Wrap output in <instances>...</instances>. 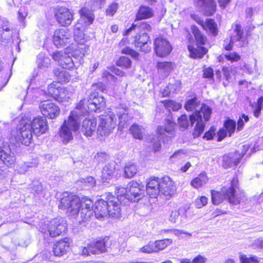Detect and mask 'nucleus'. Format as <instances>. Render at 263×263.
<instances>
[{
  "mask_svg": "<svg viewBox=\"0 0 263 263\" xmlns=\"http://www.w3.org/2000/svg\"><path fill=\"white\" fill-rule=\"evenodd\" d=\"M93 202L88 198H84L81 199L77 196L65 192L63 194L62 197L59 205L61 210H66L67 213L72 216H75L80 212L82 220H88L92 215Z\"/></svg>",
  "mask_w": 263,
  "mask_h": 263,
  "instance_id": "1",
  "label": "nucleus"
},
{
  "mask_svg": "<svg viewBox=\"0 0 263 263\" xmlns=\"http://www.w3.org/2000/svg\"><path fill=\"white\" fill-rule=\"evenodd\" d=\"M130 133L135 139H142L145 134V129L141 126L133 124L129 129Z\"/></svg>",
  "mask_w": 263,
  "mask_h": 263,
  "instance_id": "41",
  "label": "nucleus"
},
{
  "mask_svg": "<svg viewBox=\"0 0 263 263\" xmlns=\"http://www.w3.org/2000/svg\"><path fill=\"white\" fill-rule=\"evenodd\" d=\"M66 230V223L62 218H54L45 224L42 232L45 234L54 237L59 236Z\"/></svg>",
  "mask_w": 263,
  "mask_h": 263,
  "instance_id": "8",
  "label": "nucleus"
},
{
  "mask_svg": "<svg viewBox=\"0 0 263 263\" xmlns=\"http://www.w3.org/2000/svg\"><path fill=\"white\" fill-rule=\"evenodd\" d=\"M143 190L140 189L139 184L133 182L128 186L127 199L132 202L138 201L141 198L143 195Z\"/></svg>",
  "mask_w": 263,
  "mask_h": 263,
  "instance_id": "27",
  "label": "nucleus"
},
{
  "mask_svg": "<svg viewBox=\"0 0 263 263\" xmlns=\"http://www.w3.org/2000/svg\"><path fill=\"white\" fill-rule=\"evenodd\" d=\"M97 125L95 119H85L83 121L82 132L87 137L91 136L94 133Z\"/></svg>",
  "mask_w": 263,
  "mask_h": 263,
  "instance_id": "33",
  "label": "nucleus"
},
{
  "mask_svg": "<svg viewBox=\"0 0 263 263\" xmlns=\"http://www.w3.org/2000/svg\"><path fill=\"white\" fill-rule=\"evenodd\" d=\"M176 192L173 182L168 176L164 177L160 181V196L166 200L172 198Z\"/></svg>",
  "mask_w": 263,
  "mask_h": 263,
  "instance_id": "16",
  "label": "nucleus"
},
{
  "mask_svg": "<svg viewBox=\"0 0 263 263\" xmlns=\"http://www.w3.org/2000/svg\"><path fill=\"white\" fill-rule=\"evenodd\" d=\"M152 143H153V148L154 151H158L160 149L161 144L158 137H153L152 139Z\"/></svg>",
  "mask_w": 263,
  "mask_h": 263,
  "instance_id": "63",
  "label": "nucleus"
},
{
  "mask_svg": "<svg viewBox=\"0 0 263 263\" xmlns=\"http://www.w3.org/2000/svg\"><path fill=\"white\" fill-rule=\"evenodd\" d=\"M226 58L232 62H237L240 59V56L236 52H233L225 55Z\"/></svg>",
  "mask_w": 263,
  "mask_h": 263,
  "instance_id": "62",
  "label": "nucleus"
},
{
  "mask_svg": "<svg viewBox=\"0 0 263 263\" xmlns=\"http://www.w3.org/2000/svg\"><path fill=\"white\" fill-rule=\"evenodd\" d=\"M208 200L205 196L200 197L195 200V205L197 208H201L207 204Z\"/></svg>",
  "mask_w": 263,
  "mask_h": 263,
  "instance_id": "58",
  "label": "nucleus"
},
{
  "mask_svg": "<svg viewBox=\"0 0 263 263\" xmlns=\"http://www.w3.org/2000/svg\"><path fill=\"white\" fill-rule=\"evenodd\" d=\"M116 125L117 120L114 112L109 111L106 115H102L99 117L97 134L101 136H108L112 132Z\"/></svg>",
  "mask_w": 263,
  "mask_h": 263,
  "instance_id": "6",
  "label": "nucleus"
},
{
  "mask_svg": "<svg viewBox=\"0 0 263 263\" xmlns=\"http://www.w3.org/2000/svg\"><path fill=\"white\" fill-rule=\"evenodd\" d=\"M86 27H84L80 24H76L74 29V39L79 44L78 48L74 51L73 56L82 58L89 50V45L86 44L88 39L84 33Z\"/></svg>",
  "mask_w": 263,
  "mask_h": 263,
  "instance_id": "5",
  "label": "nucleus"
},
{
  "mask_svg": "<svg viewBox=\"0 0 263 263\" xmlns=\"http://www.w3.org/2000/svg\"><path fill=\"white\" fill-rule=\"evenodd\" d=\"M247 43V36L244 33L242 27L240 25L237 24L235 26L233 34L231 37L230 43L226 46L225 49L227 50H230L234 44H235L238 47H242L246 46Z\"/></svg>",
  "mask_w": 263,
  "mask_h": 263,
  "instance_id": "10",
  "label": "nucleus"
},
{
  "mask_svg": "<svg viewBox=\"0 0 263 263\" xmlns=\"http://www.w3.org/2000/svg\"><path fill=\"white\" fill-rule=\"evenodd\" d=\"M71 35L65 29H59L54 32L53 35V44L57 47L65 46L70 41Z\"/></svg>",
  "mask_w": 263,
  "mask_h": 263,
  "instance_id": "21",
  "label": "nucleus"
},
{
  "mask_svg": "<svg viewBox=\"0 0 263 263\" xmlns=\"http://www.w3.org/2000/svg\"><path fill=\"white\" fill-rule=\"evenodd\" d=\"M85 99L81 100L77 104L75 109L71 111L69 115L72 116V118L78 119V122L80 121V117L87 111V109L85 106Z\"/></svg>",
  "mask_w": 263,
  "mask_h": 263,
  "instance_id": "36",
  "label": "nucleus"
},
{
  "mask_svg": "<svg viewBox=\"0 0 263 263\" xmlns=\"http://www.w3.org/2000/svg\"><path fill=\"white\" fill-rule=\"evenodd\" d=\"M36 63L40 69H45L49 66L50 59L48 57H46L43 53H40L37 56Z\"/></svg>",
  "mask_w": 263,
  "mask_h": 263,
  "instance_id": "43",
  "label": "nucleus"
},
{
  "mask_svg": "<svg viewBox=\"0 0 263 263\" xmlns=\"http://www.w3.org/2000/svg\"><path fill=\"white\" fill-rule=\"evenodd\" d=\"M136 29H137L138 30L150 31L152 29V27L149 24L145 22H141L139 24H138L137 23L134 22V23L132 25V27L127 29L124 32L123 34L124 35H127L133 30Z\"/></svg>",
  "mask_w": 263,
  "mask_h": 263,
  "instance_id": "39",
  "label": "nucleus"
},
{
  "mask_svg": "<svg viewBox=\"0 0 263 263\" xmlns=\"http://www.w3.org/2000/svg\"><path fill=\"white\" fill-rule=\"evenodd\" d=\"M48 92L55 100L59 102L68 101L73 95L74 89L72 87H56L53 83L48 87Z\"/></svg>",
  "mask_w": 263,
  "mask_h": 263,
  "instance_id": "9",
  "label": "nucleus"
},
{
  "mask_svg": "<svg viewBox=\"0 0 263 263\" xmlns=\"http://www.w3.org/2000/svg\"><path fill=\"white\" fill-rule=\"evenodd\" d=\"M115 171V165L114 162L106 164L102 172V179L104 182L110 179L114 175Z\"/></svg>",
  "mask_w": 263,
  "mask_h": 263,
  "instance_id": "37",
  "label": "nucleus"
},
{
  "mask_svg": "<svg viewBox=\"0 0 263 263\" xmlns=\"http://www.w3.org/2000/svg\"><path fill=\"white\" fill-rule=\"evenodd\" d=\"M57 22L63 26H69L73 19V13L66 7L58 8L55 11Z\"/></svg>",
  "mask_w": 263,
  "mask_h": 263,
  "instance_id": "15",
  "label": "nucleus"
},
{
  "mask_svg": "<svg viewBox=\"0 0 263 263\" xmlns=\"http://www.w3.org/2000/svg\"><path fill=\"white\" fill-rule=\"evenodd\" d=\"M175 124L170 121L167 120L166 122L164 127H158L157 128V134L159 135L160 138L163 139L166 136V134H168V136L171 137L174 135V127Z\"/></svg>",
  "mask_w": 263,
  "mask_h": 263,
  "instance_id": "32",
  "label": "nucleus"
},
{
  "mask_svg": "<svg viewBox=\"0 0 263 263\" xmlns=\"http://www.w3.org/2000/svg\"><path fill=\"white\" fill-rule=\"evenodd\" d=\"M200 108V110H196L190 117L191 124L193 125L196 123L193 134L194 137H199L202 133L205 127L204 121H208L212 113L211 108L205 104L202 105Z\"/></svg>",
  "mask_w": 263,
  "mask_h": 263,
  "instance_id": "4",
  "label": "nucleus"
},
{
  "mask_svg": "<svg viewBox=\"0 0 263 263\" xmlns=\"http://www.w3.org/2000/svg\"><path fill=\"white\" fill-rule=\"evenodd\" d=\"M166 88L170 89L172 93H177L181 88V82L180 81L171 79Z\"/></svg>",
  "mask_w": 263,
  "mask_h": 263,
  "instance_id": "49",
  "label": "nucleus"
},
{
  "mask_svg": "<svg viewBox=\"0 0 263 263\" xmlns=\"http://www.w3.org/2000/svg\"><path fill=\"white\" fill-rule=\"evenodd\" d=\"M239 158L232 154L225 155L223 158V166L229 168L236 166L240 162Z\"/></svg>",
  "mask_w": 263,
  "mask_h": 263,
  "instance_id": "35",
  "label": "nucleus"
},
{
  "mask_svg": "<svg viewBox=\"0 0 263 263\" xmlns=\"http://www.w3.org/2000/svg\"><path fill=\"white\" fill-rule=\"evenodd\" d=\"M117 115L119 120L118 128L122 130L127 127V122L129 120L127 110L125 108L120 109L117 112Z\"/></svg>",
  "mask_w": 263,
  "mask_h": 263,
  "instance_id": "40",
  "label": "nucleus"
},
{
  "mask_svg": "<svg viewBox=\"0 0 263 263\" xmlns=\"http://www.w3.org/2000/svg\"><path fill=\"white\" fill-rule=\"evenodd\" d=\"M200 106V103L197 99L195 98L189 100L185 104V108L187 111H193L194 109H197Z\"/></svg>",
  "mask_w": 263,
  "mask_h": 263,
  "instance_id": "51",
  "label": "nucleus"
},
{
  "mask_svg": "<svg viewBox=\"0 0 263 263\" xmlns=\"http://www.w3.org/2000/svg\"><path fill=\"white\" fill-rule=\"evenodd\" d=\"M179 212L178 211H172L169 217V221L172 223H176L178 219Z\"/></svg>",
  "mask_w": 263,
  "mask_h": 263,
  "instance_id": "64",
  "label": "nucleus"
},
{
  "mask_svg": "<svg viewBox=\"0 0 263 263\" xmlns=\"http://www.w3.org/2000/svg\"><path fill=\"white\" fill-rule=\"evenodd\" d=\"M78 183L82 185V189L88 190L95 185L96 180L93 177L90 176L78 181Z\"/></svg>",
  "mask_w": 263,
  "mask_h": 263,
  "instance_id": "45",
  "label": "nucleus"
},
{
  "mask_svg": "<svg viewBox=\"0 0 263 263\" xmlns=\"http://www.w3.org/2000/svg\"><path fill=\"white\" fill-rule=\"evenodd\" d=\"M165 107L169 110L177 111L181 107V105L173 100L164 101L163 102Z\"/></svg>",
  "mask_w": 263,
  "mask_h": 263,
  "instance_id": "52",
  "label": "nucleus"
},
{
  "mask_svg": "<svg viewBox=\"0 0 263 263\" xmlns=\"http://www.w3.org/2000/svg\"><path fill=\"white\" fill-rule=\"evenodd\" d=\"M54 74L57 77L60 82H68L70 80L69 73L66 70H54Z\"/></svg>",
  "mask_w": 263,
  "mask_h": 263,
  "instance_id": "50",
  "label": "nucleus"
},
{
  "mask_svg": "<svg viewBox=\"0 0 263 263\" xmlns=\"http://www.w3.org/2000/svg\"><path fill=\"white\" fill-rule=\"evenodd\" d=\"M119 199L111 195L108 196V214L109 217L117 218L121 215V208Z\"/></svg>",
  "mask_w": 263,
  "mask_h": 263,
  "instance_id": "23",
  "label": "nucleus"
},
{
  "mask_svg": "<svg viewBox=\"0 0 263 263\" xmlns=\"http://www.w3.org/2000/svg\"><path fill=\"white\" fill-rule=\"evenodd\" d=\"M149 41V36L146 33H140L134 37V44L141 51L148 52L151 50V47L148 45Z\"/></svg>",
  "mask_w": 263,
  "mask_h": 263,
  "instance_id": "24",
  "label": "nucleus"
},
{
  "mask_svg": "<svg viewBox=\"0 0 263 263\" xmlns=\"http://www.w3.org/2000/svg\"><path fill=\"white\" fill-rule=\"evenodd\" d=\"M52 58L54 60L57 61L59 64L64 69H71L77 63L67 53L62 51L53 53Z\"/></svg>",
  "mask_w": 263,
  "mask_h": 263,
  "instance_id": "19",
  "label": "nucleus"
},
{
  "mask_svg": "<svg viewBox=\"0 0 263 263\" xmlns=\"http://www.w3.org/2000/svg\"><path fill=\"white\" fill-rule=\"evenodd\" d=\"M32 130L31 129L30 124H24L20 127L15 137V139L18 142L25 145H28L31 141L32 138Z\"/></svg>",
  "mask_w": 263,
  "mask_h": 263,
  "instance_id": "17",
  "label": "nucleus"
},
{
  "mask_svg": "<svg viewBox=\"0 0 263 263\" xmlns=\"http://www.w3.org/2000/svg\"><path fill=\"white\" fill-rule=\"evenodd\" d=\"M208 180L209 179L206 174L202 172L191 181V184L194 188L199 189L205 184Z\"/></svg>",
  "mask_w": 263,
  "mask_h": 263,
  "instance_id": "38",
  "label": "nucleus"
},
{
  "mask_svg": "<svg viewBox=\"0 0 263 263\" xmlns=\"http://www.w3.org/2000/svg\"><path fill=\"white\" fill-rule=\"evenodd\" d=\"M128 186H127L126 188L124 187H118L117 189L116 194L118 196V198H120V199L119 200H121V198L122 197H124L126 199H127V194H128Z\"/></svg>",
  "mask_w": 263,
  "mask_h": 263,
  "instance_id": "59",
  "label": "nucleus"
},
{
  "mask_svg": "<svg viewBox=\"0 0 263 263\" xmlns=\"http://www.w3.org/2000/svg\"><path fill=\"white\" fill-rule=\"evenodd\" d=\"M191 18L197 23L201 25L203 29L206 31H209L212 35L216 36L217 35L218 30L217 25L212 19H208L204 23L203 20H201L198 16L195 14H191Z\"/></svg>",
  "mask_w": 263,
  "mask_h": 263,
  "instance_id": "20",
  "label": "nucleus"
},
{
  "mask_svg": "<svg viewBox=\"0 0 263 263\" xmlns=\"http://www.w3.org/2000/svg\"><path fill=\"white\" fill-rule=\"evenodd\" d=\"M191 29L196 42L193 39H189L188 49L190 55L194 59L201 58L207 52V49L202 46L206 42V38L196 26H192Z\"/></svg>",
  "mask_w": 263,
  "mask_h": 263,
  "instance_id": "3",
  "label": "nucleus"
},
{
  "mask_svg": "<svg viewBox=\"0 0 263 263\" xmlns=\"http://www.w3.org/2000/svg\"><path fill=\"white\" fill-rule=\"evenodd\" d=\"M249 118L248 116L242 114L240 117L237 122V129L238 131L241 130L244 126L245 123L248 122Z\"/></svg>",
  "mask_w": 263,
  "mask_h": 263,
  "instance_id": "55",
  "label": "nucleus"
},
{
  "mask_svg": "<svg viewBox=\"0 0 263 263\" xmlns=\"http://www.w3.org/2000/svg\"><path fill=\"white\" fill-rule=\"evenodd\" d=\"M39 108L42 114L50 119L57 118L61 112L59 106L49 100L41 101L39 104Z\"/></svg>",
  "mask_w": 263,
  "mask_h": 263,
  "instance_id": "12",
  "label": "nucleus"
},
{
  "mask_svg": "<svg viewBox=\"0 0 263 263\" xmlns=\"http://www.w3.org/2000/svg\"><path fill=\"white\" fill-rule=\"evenodd\" d=\"M237 183L238 180L234 179L231 182V187L228 190L223 187L221 192L212 191L211 194L213 204L218 205L225 199H227L231 203L238 204L243 197V193L238 192L236 190Z\"/></svg>",
  "mask_w": 263,
  "mask_h": 263,
  "instance_id": "2",
  "label": "nucleus"
},
{
  "mask_svg": "<svg viewBox=\"0 0 263 263\" xmlns=\"http://www.w3.org/2000/svg\"><path fill=\"white\" fill-rule=\"evenodd\" d=\"M171 239L158 240L154 242L156 252L162 250L172 243Z\"/></svg>",
  "mask_w": 263,
  "mask_h": 263,
  "instance_id": "47",
  "label": "nucleus"
},
{
  "mask_svg": "<svg viewBox=\"0 0 263 263\" xmlns=\"http://www.w3.org/2000/svg\"><path fill=\"white\" fill-rule=\"evenodd\" d=\"M108 205V197L106 198V200L101 199L97 201L95 203L94 213L97 219H101L108 216L109 206Z\"/></svg>",
  "mask_w": 263,
  "mask_h": 263,
  "instance_id": "26",
  "label": "nucleus"
},
{
  "mask_svg": "<svg viewBox=\"0 0 263 263\" xmlns=\"http://www.w3.org/2000/svg\"><path fill=\"white\" fill-rule=\"evenodd\" d=\"M118 8V5L116 3H113L110 4L107 8L106 10V14L107 15L112 16L116 12L117 9Z\"/></svg>",
  "mask_w": 263,
  "mask_h": 263,
  "instance_id": "60",
  "label": "nucleus"
},
{
  "mask_svg": "<svg viewBox=\"0 0 263 263\" xmlns=\"http://www.w3.org/2000/svg\"><path fill=\"white\" fill-rule=\"evenodd\" d=\"M36 165L32 162H28L19 164L17 166L15 171L17 173L24 174L27 172L30 167H35Z\"/></svg>",
  "mask_w": 263,
  "mask_h": 263,
  "instance_id": "48",
  "label": "nucleus"
},
{
  "mask_svg": "<svg viewBox=\"0 0 263 263\" xmlns=\"http://www.w3.org/2000/svg\"><path fill=\"white\" fill-rule=\"evenodd\" d=\"M10 32L11 29L9 22L5 20H3L0 26V36L4 39H6L11 35Z\"/></svg>",
  "mask_w": 263,
  "mask_h": 263,
  "instance_id": "42",
  "label": "nucleus"
},
{
  "mask_svg": "<svg viewBox=\"0 0 263 263\" xmlns=\"http://www.w3.org/2000/svg\"><path fill=\"white\" fill-rule=\"evenodd\" d=\"M196 5L205 9L207 15H212L216 11V4L215 0H197Z\"/></svg>",
  "mask_w": 263,
  "mask_h": 263,
  "instance_id": "31",
  "label": "nucleus"
},
{
  "mask_svg": "<svg viewBox=\"0 0 263 263\" xmlns=\"http://www.w3.org/2000/svg\"><path fill=\"white\" fill-rule=\"evenodd\" d=\"M106 0H91V8L92 10L101 8L105 4Z\"/></svg>",
  "mask_w": 263,
  "mask_h": 263,
  "instance_id": "57",
  "label": "nucleus"
},
{
  "mask_svg": "<svg viewBox=\"0 0 263 263\" xmlns=\"http://www.w3.org/2000/svg\"><path fill=\"white\" fill-rule=\"evenodd\" d=\"M226 130L229 133V136L234 132L236 127V123L232 120H228L224 123Z\"/></svg>",
  "mask_w": 263,
  "mask_h": 263,
  "instance_id": "54",
  "label": "nucleus"
},
{
  "mask_svg": "<svg viewBox=\"0 0 263 263\" xmlns=\"http://www.w3.org/2000/svg\"><path fill=\"white\" fill-rule=\"evenodd\" d=\"M130 60L126 57H121L117 62V65L123 68L127 69L131 66Z\"/></svg>",
  "mask_w": 263,
  "mask_h": 263,
  "instance_id": "53",
  "label": "nucleus"
},
{
  "mask_svg": "<svg viewBox=\"0 0 263 263\" xmlns=\"http://www.w3.org/2000/svg\"><path fill=\"white\" fill-rule=\"evenodd\" d=\"M70 241L68 238H65L57 242L53 247V252L56 256H61L66 254L70 249Z\"/></svg>",
  "mask_w": 263,
  "mask_h": 263,
  "instance_id": "28",
  "label": "nucleus"
},
{
  "mask_svg": "<svg viewBox=\"0 0 263 263\" xmlns=\"http://www.w3.org/2000/svg\"><path fill=\"white\" fill-rule=\"evenodd\" d=\"M154 50L158 57H164L171 53L172 47L166 39L158 37L154 41Z\"/></svg>",
  "mask_w": 263,
  "mask_h": 263,
  "instance_id": "14",
  "label": "nucleus"
},
{
  "mask_svg": "<svg viewBox=\"0 0 263 263\" xmlns=\"http://www.w3.org/2000/svg\"><path fill=\"white\" fill-rule=\"evenodd\" d=\"M158 73L162 78L167 77L174 68V64L171 62H158L156 65Z\"/></svg>",
  "mask_w": 263,
  "mask_h": 263,
  "instance_id": "30",
  "label": "nucleus"
},
{
  "mask_svg": "<svg viewBox=\"0 0 263 263\" xmlns=\"http://www.w3.org/2000/svg\"><path fill=\"white\" fill-rule=\"evenodd\" d=\"M178 123L180 127L186 128L189 125V122L187 116L185 115H182L178 119Z\"/></svg>",
  "mask_w": 263,
  "mask_h": 263,
  "instance_id": "61",
  "label": "nucleus"
},
{
  "mask_svg": "<svg viewBox=\"0 0 263 263\" xmlns=\"http://www.w3.org/2000/svg\"><path fill=\"white\" fill-rule=\"evenodd\" d=\"M79 123L78 119L72 118V116H69L68 120L64 121L59 132V136L64 143H67L73 139L72 133L79 129Z\"/></svg>",
  "mask_w": 263,
  "mask_h": 263,
  "instance_id": "7",
  "label": "nucleus"
},
{
  "mask_svg": "<svg viewBox=\"0 0 263 263\" xmlns=\"http://www.w3.org/2000/svg\"><path fill=\"white\" fill-rule=\"evenodd\" d=\"M153 15L154 11L152 8L145 6H141L136 14L135 23L139 20L151 18Z\"/></svg>",
  "mask_w": 263,
  "mask_h": 263,
  "instance_id": "34",
  "label": "nucleus"
},
{
  "mask_svg": "<svg viewBox=\"0 0 263 263\" xmlns=\"http://www.w3.org/2000/svg\"><path fill=\"white\" fill-rule=\"evenodd\" d=\"M92 10V9L89 10L86 7H83L80 10V18L77 24H80V25H82L84 27H87L92 24L95 19V15Z\"/></svg>",
  "mask_w": 263,
  "mask_h": 263,
  "instance_id": "25",
  "label": "nucleus"
},
{
  "mask_svg": "<svg viewBox=\"0 0 263 263\" xmlns=\"http://www.w3.org/2000/svg\"><path fill=\"white\" fill-rule=\"evenodd\" d=\"M137 168L135 164L132 163L127 164L124 167V176L126 178H130L137 173Z\"/></svg>",
  "mask_w": 263,
  "mask_h": 263,
  "instance_id": "46",
  "label": "nucleus"
},
{
  "mask_svg": "<svg viewBox=\"0 0 263 263\" xmlns=\"http://www.w3.org/2000/svg\"><path fill=\"white\" fill-rule=\"evenodd\" d=\"M240 263H259V260L257 256L247 255L241 253L239 254Z\"/></svg>",
  "mask_w": 263,
  "mask_h": 263,
  "instance_id": "44",
  "label": "nucleus"
},
{
  "mask_svg": "<svg viewBox=\"0 0 263 263\" xmlns=\"http://www.w3.org/2000/svg\"><path fill=\"white\" fill-rule=\"evenodd\" d=\"M87 102V108L91 111H97L98 109L104 108L106 105L104 97L99 96L96 91L90 94Z\"/></svg>",
  "mask_w": 263,
  "mask_h": 263,
  "instance_id": "18",
  "label": "nucleus"
},
{
  "mask_svg": "<svg viewBox=\"0 0 263 263\" xmlns=\"http://www.w3.org/2000/svg\"><path fill=\"white\" fill-rule=\"evenodd\" d=\"M0 175L4 171V167L2 165L5 164L7 166H11L15 161V158L13 152H11L9 146L7 144H4L0 147Z\"/></svg>",
  "mask_w": 263,
  "mask_h": 263,
  "instance_id": "13",
  "label": "nucleus"
},
{
  "mask_svg": "<svg viewBox=\"0 0 263 263\" xmlns=\"http://www.w3.org/2000/svg\"><path fill=\"white\" fill-rule=\"evenodd\" d=\"M140 251L142 252L146 253H151L153 252H156L155 247V244L154 242H149L147 245L143 246L140 248Z\"/></svg>",
  "mask_w": 263,
  "mask_h": 263,
  "instance_id": "56",
  "label": "nucleus"
},
{
  "mask_svg": "<svg viewBox=\"0 0 263 263\" xmlns=\"http://www.w3.org/2000/svg\"><path fill=\"white\" fill-rule=\"evenodd\" d=\"M108 239L104 238L92 242L87 247L81 248V254L87 256L91 254H99L105 252L106 250V242Z\"/></svg>",
  "mask_w": 263,
  "mask_h": 263,
  "instance_id": "11",
  "label": "nucleus"
},
{
  "mask_svg": "<svg viewBox=\"0 0 263 263\" xmlns=\"http://www.w3.org/2000/svg\"><path fill=\"white\" fill-rule=\"evenodd\" d=\"M147 193L152 197L160 195V181L158 178L151 179L147 184Z\"/></svg>",
  "mask_w": 263,
  "mask_h": 263,
  "instance_id": "29",
  "label": "nucleus"
},
{
  "mask_svg": "<svg viewBox=\"0 0 263 263\" xmlns=\"http://www.w3.org/2000/svg\"><path fill=\"white\" fill-rule=\"evenodd\" d=\"M30 127L34 134L40 136L47 130V120L41 117H35L33 119Z\"/></svg>",
  "mask_w": 263,
  "mask_h": 263,
  "instance_id": "22",
  "label": "nucleus"
}]
</instances>
